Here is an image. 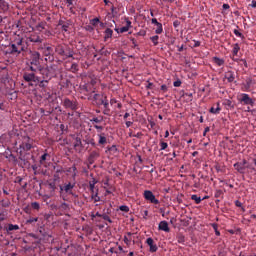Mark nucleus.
Segmentation results:
<instances>
[{
    "mask_svg": "<svg viewBox=\"0 0 256 256\" xmlns=\"http://www.w3.org/2000/svg\"><path fill=\"white\" fill-rule=\"evenodd\" d=\"M177 241H178V243H180V244L183 245V243H185V236L182 235V234H179V235L177 236Z\"/></svg>",
    "mask_w": 256,
    "mask_h": 256,
    "instance_id": "c03bdc74",
    "label": "nucleus"
},
{
    "mask_svg": "<svg viewBox=\"0 0 256 256\" xmlns=\"http://www.w3.org/2000/svg\"><path fill=\"white\" fill-rule=\"evenodd\" d=\"M10 48V53L12 55H14V53H17V55H21V53H23V51L27 49V47L23 43V38L21 37L15 38L14 43L10 45Z\"/></svg>",
    "mask_w": 256,
    "mask_h": 256,
    "instance_id": "7ed1b4c3",
    "label": "nucleus"
},
{
    "mask_svg": "<svg viewBox=\"0 0 256 256\" xmlns=\"http://www.w3.org/2000/svg\"><path fill=\"white\" fill-rule=\"evenodd\" d=\"M130 137H136V139H141V137H143V133L138 132L136 134H130Z\"/></svg>",
    "mask_w": 256,
    "mask_h": 256,
    "instance_id": "5fc2aeb1",
    "label": "nucleus"
},
{
    "mask_svg": "<svg viewBox=\"0 0 256 256\" xmlns=\"http://www.w3.org/2000/svg\"><path fill=\"white\" fill-rule=\"evenodd\" d=\"M55 53L60 57V59H63V61H66V59H75V57H73L75 52L67 45L58 44L55 47Z\"/></svg>",
    "mask_w": 256,
    "mask_h": 256,
    "instance_id": "f257e3e1",
    "label": "nucleus"
},
{
    "mask_svg": "<svg viewBox=\"0 0 256 256\" xmlns=\"http://www.w3.org/2000/svg\"><path fill=\"white\" fill-rule=\"evenodd\" d=\"M235 205H236V207H243V203H241V201H239V200L235 201Z\"/></svg>",
    "mask_w": 256,
    "mask_h": 256,
    "instance_id": "69168bd1",
    "label": "nucleus"
},
{
    "mask_svg": "<svg viewBox=\"0 0 256 256\" xmlns=\"http://www.w3.org/2000/svg\"><path fill=\"white\" fill-rule=\"evenodd\" d=\"M193 47H201V42L200 41H197V40H194V45Z\"/></svg>",
    "mask_w": 256,
    "mask_h": 256,
    "instance_id": "e2e57ef3",
    "label": "nucleus"
},
{
    "mask_svg": "<svg viewBox=\"0 0 256 256\" xmlns=\"http://www.w3.org/2000/svg\"><path fill=\"white\" fill-rule=\"evenodd\" d=\"M151 23L156 26L160 24L159 21H157V18H152Z\"/></svg>",
    "mask_w": 256,
    "mask_h": 256,
    "instance_id": "052dcab7",
    "label": "nucleus"
},
{
    "mask_svg": "<svg viewBox=\"0 0 256 256\" xmlns=\"http://www.w3.org/2000/svg\"><path fill=\"white\" fill-rule=\"evenodd\" d=\"M251 85H253V79L247 78L246 83L243 84L242 91H249V89H251Z\"/></svg>",
    "mask_w": 256,
    "mask_h": 256,
    "instance_id": "4be33fe9",
    "label": "nucleus"
},
{
    "mask_svg": "<svg viewBox=\"0 0 256 256\" xmlns=\"http://www.w3.org/2000/svg\"><path fill=\"white\" fill-rule=\"evenodd\" d=\"M6 231H19V225L17 224H9L6 228Z\"/></svg>",
    "mask_w": 256,
    "mask_h": 256,
    "instance_id": "bb28decb",
    "label": "nucleus"
},
{
    "mask_svg": "<svg viewBox=\"0 0 256 256\" xmlns=\"http://www.w3.org/2000/svg\"><path fill=\"white\" fill-rule=\"evenodd\" d=\"M26 71H30V73H35V75H37V69H35L33 66H30Z\"/></svg>",
    "mask_w": 256,
    "mask_h": 256,
    "instance_id": "4d7b16f0",
    "label": "nucleus"
},
{
    "mask_svg": "<svg viewBox=\"0 0 256 256\" xmlns=\"http://www.w3.org/2000/svg\"><path fill=\"white\" fill-rule=\"evenodd\" d=\"M104 33V41H107V39H111V37H113V30L111 28H107Z\"/></svg>",
    "mask_w": 256,
    "mask_h": 256,
    "instance_id": "393cba45",
    "label": "nucleus"
},
{
    "mask_svg": "<svg viewBox=\"0 0 256 256\" xmlns=\"http://www.w3.org/2000/svg\"><path fill=\"white\" fill-rule=\"evenodd\" d=\"M63 107H65V109H71V111H77L79 109V103L69 98H65L63 101Z\"/></svg>",
    "mask_w": 256,
    "mask_h": 256,
    "instance_id": "0eeeda50",
    "label": "nucleus"
},
{
    "mask_svg": "<svg viewBox=\"0 0 256 256\" xmlns=\"http://www.w3.org/2000/svg\"><path fill=\"white\" fill-rule=\"evenodd\" d=\"M74 147H83V142L81 141V138L77 137L74 142Z\"/></svg>",
    "mask_w": 256,
    "mask_h": 256,
    "instance_id": "a19ab883",
    "label": "nucleus"
},
{
    "mask_svg": "<svg viewBox=\"0 0 256 256\" xmlns=\"http://www.w3.org/2000/svg\"><path fill=\"white\" fill-rule=\"evenodd\" d=\"M75 182H69L68 184H64V186H60V191H65L71 195L73 193V189H75Z\"/></svg>",
    "mask_w": 256,
    "mask_h": 256,
    "instance_id": "9b49d317",
    "label": "nucleus"
},
{
    "mask_svg": "<svg viewBox=\"0 0 256 256\" xmlns=\"http://www.w3.org/2000/svg\"><path fill=\"white\" fill-rule=\"evenodd\" d=\"M146 243L150 247V253H157L158 247L153 238H147Z\"/></svg>",
    "mask_w": 256,
    "mask_h": 256,
    "instance_id": "4468645a",
    "label": "nucleus"
},
{
    "mask_svg": "<svg viewBox=\"0 0 256 256\" xmlns=\"http://www.w3.org/2000/svg\"><path fill=\"white\" fill-rule=\"evenodd\" d=\"M100 20L99 18H93L90 20V25H92V27H97V25H99Z\"/></svg>",
    "mask_w": 256,
    "mask_h": 256,
    "instance_id": "ea45409f",
    "label": "nucleus"
},
{
    "mask_svg": "<svg viewBox=\"0 0 256 256\" xmlns=\"http://www.w3.org/2000/svg\"><path fill=\"white\" fill-rule=\"evenodd\" d=\"M98 105H103V115H107L108 117H111V108H109V100H107V96H104V98H101L99 100Z\"/></svg>",
    "mask_w": 256,
    "mask_h": 256,
    "instance_id": "6e6552de",
    "label": "nucleus"
},
{
    "mask_svg": "<svg viewBox=\"0 0 256 256\" xmlns=\"http://www.w3.org/2000/svg\"><path fill=\"white\" fill-rule=\"evenodd\" d=\"M237 101L241 105H250V107L255 106V100L253 98H251V96H249V94H247V93H240L237 96Z\"/></svg>",
    "mask_w": 256,
    "mask_h": 256,
    "instance_id": "20e7f679",
    "label": "nucleus"
},
{
    "mask_svg": "<svg viewBox=\"0 0 256 256\" xmlns=\"http://www.w3.org/2000/svg\"><path fill=\"white\" fill-rule=\"evenodd\" d=\"M98 137V144L100 147H105L106 143H107V134H105V132H100L99 134H97Z\"/></svg>",
    "mask_w": 256,
    "mask_h": 256,
    "instance_id": "f8f14e48",
    "label": "nucleus"
},
{
    "mask_svg": "<svg viewBox=\"0 0 256 256\" xmlns=\"http://www.w3.org/2000/svg\"><path fill=\"white\" fill-rule=\"evenodd\" d=\"M62 31H65V33H67L69 31V24H62Z\"/></svg>",
    "mask_w": 256,
    "mask_h": 256,
    "instance_id": "6e6d98bb",
    "label": "nucleus"
},
{
    "mask_svg": "<svg viewBox=\"0 0 256 256\" xmlns=\"http://www.w3.org/2000/svg\"><path fill=\"white\" fill-rule=\"evenodd\" d=\"M131 235H133V233L128 232V233H127V236H124V243H125L126 245H129V244L131 243V238H129V237H131Z\"/></svg>",
    "mask_w": 256,
    "mask_h": 256,
    "instance_id": "e433bc0d",
    "label": "nucleus"
},
{
    "mask_svg": "<svg viewBox=\"0 0 256 256\" xmlns=\"http://www.w3.org/2000/svg\"><path fill=\"white\" fill-rule=\"evenodd\" d=\"M69 71H71V73H77V71H79V65L77 63H72Z\"/></svg>",
    "mask_w": 256,
    "mask_h": 256,
    "instance_id": "c85d7f7f",
    "label": "nucleus"
},
{
    "mask_svg": "<svg viewBox=\"0 0 256 256\" xmlns=\"http://www.w3.org/2000/svg\"><path fill=\"white\" fill-rule=\"evenodd\" d=\"M131 29V20L126 19V26H123L120 28L119 32L120 33H127Z\"/></svg>",
    "mask_w": 256,
    "mask_h": 256,
    "instance_id": "5701e85b",
    "label": "nucleus"
},
{
    "mask_svg": "<svg viewBox=\"0 0 256 256\" xmlns=\"http://www.w3.org/2000/svg\"><path fill=\"white\" fill-rule=\"evenodd\" d=\"M120 211H123L124 213H129V206L122 205L119 207Z\"/></svg>",
    "mask_w": 256,
    "mask_h": 256,
    "instance_id": "603ef678",
    "label": "nucleus"
},
{
    "mask_svg": "<svg viewBox=\"0 0 256 256\" xmlns=\"http://www.w3.org/2000/svg\"><path fill=\"white\" fill-rule=\"evenodd\" d=\"M150 40L152 41V43L155 47H157V45H159V36L158 35L150 37Z\"/></svg>",
    "mask_w": 256,
    "mask_h": 256,
    "instance_id": "72a5a7b5",
    "label": "nucleus"
},
{
    "mask_svg": "<svg viewBox=\"0 0 256 256\" xmlns=\"http://www.w3.org/2000/svg\"><path fill=\"white\" fill-rule=\"evenodd\" d=\"M144 199L146 201H150L154 205H159V200H157V198H155V194H153L151 192V190H145L144 191Z\"/></svg>",
    "mask_w": 256,
    "mask_h": 256,
    "instance_id": "1a4fd4ad",
    "label": "nucleus"
},
{
    "mask_svg": "<svg viewBox=\"0 0 256 256\" xmlns=\"http://www.w3.org/2000/svg\"><path fill=\"white\" fill-rule=\"evenodd\" d=\"M31 65H34V67H39L40 65V59H41V54L37 51L31 52Z\"/></svg>",
    "mask_w": 256,
    "mask_h": 256,
    "instance_id": "9d476101",
    "label": "nucleus"
},
{
    "mask_svg": "<svg viewBox=\"0 0 256 256\" xmlns=\"http://www.w3.org/2000/svg\"><path fill=\"white\" fill-rule=\"evenodd\" d=\"M250 7L253 9H256V0H252L251 4H249Z\"/></svg>",
    "mask_w": 256,
    "mask_h": 256,
    "instance_id": "0e129e2a",
    "label": "nucleus"
},
{
    "mask_svg": "<svg viewBox=\"0 0 256 256\" xmlns=\"http://www.w3.org/2000/svg\"><path fill=\"white\" fill-rule=\"evenodd\" d=\"M108 151H110L112 155H115V153H117V146L112 145L111 147H108Z\"/></svg>",
    "mask_w": 256,
    "mask_h": 256,
    "instance_id": "de8ad7c7",
    "label": "nucleus"
},
{
    "mask_svg": "<svg viewBox=\"0 0 256 256\" xmlns=\"http://www.w3.org/2000/svg\"><path fill=\"white\" fill-rule=\"evenodd\" d=\"M147 85H146V89H153V83L152 82H149L147 81Z\"/></svg>",
    "mask_w": 256,
    "mask_h": 256,
    "instance_id": "680f3d73",
    "label": "nucleus"
},
{
    "mask_svg": "<svg viewBox=\"0 0 256 256\" xmlns=\"http://www.w3.org/2000/svg\"><path fill=\"white\" fill-rule=\"evenodd\" d=\"M233 61L239 62L240 65H244V67H246V69H247V67H249V65L247 64V60H245V59H236V58H233Z\"/></svg>",
    "mask_w": 256,
    "mask_h": 256,
    "instance_id": "f704fd0d",
    "label": "nucleus"
},
{
    "mask_svg": "<svg viewBox=\"0 0 256 256\" xmlns=\"http://www.w3.org/2000/svg\"><path fill=\"white\" fill-rule=\"evenodd\" d=\"M39 73L41 76L39 77V87L45 88L47 85H49V81H51V78L53 75L51 74V70L49 68H40Z\"/></svg>",
    "mask_w": 256,
    "mask_h": 256,
    "instance_id": "f03ea898",
    "label": "nucleus"
},
{
    "mask_svg": "<svg viewBox=\"0 0 256 256\" xmlns=\"http://www.w3.org/2000/svg\"><path fill=\"white\" fill-rule=\"evenodd\" d=\"M23 79L26 81V83H35V85H39V76L35 74V72H31L29 70H26L23 73Z\"/></svg>",
    "mask_w": 256,
    "mask_h": 256,
    "instance_id": "39448f33",
    "label": "nucleus"
},
{
    "mask_svg": "<svg viewBox=\"0 0 256 256\" xmlns=\"http://www.w3.org/2000/svg\"><path fill=\"white\" fill-rule=\"evenodd\" d=\"M33 149V139L30 137L24 138L23 142L20 144V153L23 151H31Z\"/></svg>",
    "mask_w": 256,
    "mask_h": 256,
    "instance_id": "423d86ee",
    "label": "nucleus"
},
{
    "mask_svg": "<svg viewBox=\"0 0 256 256\" xmlns=\"http://www.w3.org/2000/svg\"><path fill=\"white\" fill-rule=\"evenodd\" d=\"M48 188L52 191H55L57 189V183L55 180L48 182Z\"/></svg>",
    "mask_w": 256,
    "mask_h": 256,
    "instance_id": "473e14b6",
    "label": "nucleus"
},
{
    "mask_svg": "<svg viewBox=\"0 0 256 256\" xmlns=\"http://www.w3.org/2000/svg\"><path fill=\"white\" fill-rule=\"evenodd\" d=\"M191 199L192 201H195L196 205H199L202 201V198L197 196V194L191 195Z\"/></svg>",
    "mask_w": 256,
    "mask_h": 256,
    "instance_id": "c756f323",
    "label": "nucleus"
},
{
    "mask_svg": "<svg viewBox=\"0 0 256 256\" xmlns=\"http://www.w3.org/2000/svg\"><path fill=\"white\" fill-rule=\"evenodd\" d=\"M156 30H155V33H156V35H161V33H163V24H158V25H156Z\"/></svg>",
    "mask_w": 256,
    "mask_h": 256,
    "instance_id": "58836bf2",
    "label": "nucleus"
},
{
    "mask_svg": "<svg viewBox=\"0 0 256 256\" xmlns=\"http://www.w3.org/2000/svg\"><path fill=\"white\" fill-rule=\"evenodd\" d=\"M234 169H236L238 173H245V169H249V166H244L241 162H237L234 164Z\"/></svg>",
    "mask_w": 256,
    "mask_h": 256,
    "instance_id": "a211bd4d",
    "label": "nucleus"
},
{
    "mask_svg": "<svg viewBox=\"0 0 256 256\" xmlns=\"http://www.w3.org/2000/svg\"><path fill=\"white\" fill-rule=\"evenodd\" d=\"M37 29L38 31H41V29H45V26L43 24H38Z\"/></svg>",
    "mask_w": 256,
    "mask_h": 256,
    "instance_id": "774afa93",
    "label": "nucleus"
},
{
    "mask_svg": "<svg viewBox=\"0 0 256 256\" xmlns=\"http://www.w3.org/2000/svg\"><path fill=\"white\" fill-rule=\"evenodd\" d=\"M211 226H212V229H214V231H215V235L217 237H220L221 236V232H219V225L213 223V224H211Z\"/></svg>",
    "mask_w": 256,
    "mask_h": 256,
    "instance_id": "2f4dec72",
    "label": "nucleus"
},
{
    "mask_svg": "<svg viewBox=\"0 0 256 256\" xmlns=\"http://www.w3.org/2000/svg\"><path fill=\"white\" fill-rule=\"evenodd\" d=\"M93 99H94V101H96L97 105H99V100L100 99H105V96H103L101 94H94Z\"/></svg>",
    "mask_w": 256,
    "mask_h": 256,
    "instance_id": "c9c22d12",
    "label": "nucleus"
},
{
    "mask_svg": "<svg viewBox=\"0 0 256 256\" xmlns=\"http://www.w3.org/2000/svg\"><path fill=\"white\" fill-rule=\"evenodd\" d=\"M98 181L95 178H92V181L89 182V190L90 193H93L95 191V185H97Z\"/></svg>",
    "mask_w": 256,
    "mask_h": 256,
    "instance_id": "a878e982",
    "label": "nucleus"
},
{
    "mask_svg": "<svg viewBox=\"0 0 256 256\" xmlns=\"http://www.w3.org/2000/svg\"><path fill=\"white\" fill-rule=\"evenodd\" d=\"M91 199L94 201V203H99V201H101V197H99V189L96 191L93 190V192H91Z\"/></svg>",
    "mask_w": 256,
    "mask_h": 256,
    "instance_id": "aec40b11",
    "label": "nucleus"
},
{
    "mask_svg": "<svg viewBox=\"0 0 256 256\" xmlns=\"http://www.w3.org/2000/svg\"><path fill=\"white\" fill-rule=\"evenodd\" d=\"M31 207H32V209H35L36 211H39V209H41V205L39 204V202H32Z\"/></svg>",
    "mask_w": 256,
    "mask_h": 256,
    "instance_id": "79ce46f5",
    "label": "nucleus"
},
{
    "mask_svg": "<svg viewBox=\"0 0 256 256\" xmlns=\"http://www.w3.org/2000/svg\"><path fill=\"white\" fill-rule=\"evenodd\" d=\"M214 197L219 199V197H223V190H216Z\"/></svg>",
    "mask_w": 256,
    "mask_h": 256,
    "instance_id": "864d4df0",
    "label": "nucleus"
},
{
    "mask_svg": "<svg viewBox=\"0 0 256 256\" xmlns=\"http://www.w3.org/2000/svg\"><path fill=\"white\" fill-rule=\"evenodd\" d=\"M160 151H165V149H167V147H169V144H167V142L161 141L160 142Z\"/></svg>",
    "mask_w": 256,
    "mask_h": 256,
    "instance_id": "49530a36",
    "label": "nucleus"
},
{
    "mask_svg": "<svg viewBox=\"0 0 256 256\" xmlns=\"http://www.w3.org/2000/svg\"><path fill=\"white\" fill-rule=\"evenodd\" d=\"M174 87H181V80H176L174 83H173Z\"/></svg>",
    "mask_w": 256,
    "mask_h": 256,
    "instance_id": "bf43d9fd",
    "label": "nucleus"
},
{
    "mask_svg": "<svg viewBox=\"0 0 256 256\" xmlns=\"http://www.w3.org/2000/svg\"><path fill=\"white\" fill-rule=\"evenodd\" d=\"M27 41H30V43H43V38L39 36L37 33H32L28 38Z\"/></svg>",
    "mask_w": 256,
    "mask_h": 256,
    "instance_id": "ddd939ff",
    "label": "nucleus"
},
{
    "mask_svg": "<svg viewBox=\"0 0 256 256\" xmlns=\"http://www.w3.org/2000/svg\"><path fill=\"white\" fill-rule=\"evenodd\" d=\"M158 229L159 231H164L165 233H169V231H171V228H169V223L165 220L159 223Z\"/></svg>",
    "mask_w": 256,
    "mask_h": 256,
    "instance_id": "dca6fc26",
    "label": "nucleus"
},
{
    "mask_svg": "<svg viewBox=\"0 0 256 256\" xmlns=\"http://www.w3.org/2000/svg\"><path fill=\"white\" fill-rule=\"evenodd\" d=\"M213 62L215 63V65H217L218 67H223V65H225V60L221 59L217 56L213 57Z\"/></svg>",
    "mask_w": 256,
    "mask_h": 256,
    "instance_id": "b1692460",
    "label": "nucleus"
},
{
    "mask_svg": "<svg viewBox=\"0 0 256 256\" xmlns=\"http://www.w3.org/2000/svg\"><path fill=\"white\" fill-rule=\"evenodd\" d=\"M209 113H212V115H219L221 113V107L215 108L212 106L209 110Z\"/></svg>",
    "mask_w": 256,
    "mask_h": 256,
    "instance_id": "cd10ccee",
    "label": "nucleus"
},
{
    "mask_svg": "<svg viewBox=\"0 0 256 256\" xmlns=\"http://www.w3.org/2000/svg\"><path fill=\"white\" fill-rule=\"evenodd\" d=\"M161 91H163V93H167V91H169V88L167 87V85L163 84L161 86Z\"/></svg>",
    "mask_w": 256,
    "mask_h": 256,
    "instance_id": "13d9d810",
    "label": "nucleus"
},
{
    "mask_svg": "<svg viewBox=\"0 0 256 256\" xmlns=\"http://www.w3.org/2000/svg\"><path fill=\"white\" fill-rule=\"evenodd\" d=\"M179 25H181V22H179L178 20H176V21L173 22V26H174L175 28L179 27Z\"/></svg>",
    "mask_w": 256,
    "mask_h": 256,
    "instance_id": "338daca9",
    "label": "nucleus"
},
{
    "mask_svg": "<svg viewBox=\"0 0 256 256\" xmlns=\"http://www.w3.org/2000/svg\"><path fill=\"white\" fill-rule=\"evenodd\" d=\"M225 79H227L228 83H233V81H235V72L233 71L226 72Z\"/></svg>",
    "mask_w": 256,
    "mask_h": 256,
    "instance_id": "412c9836",
    "label": "nucleus"
},
{
    "mask_svg": "<svg viewBox=\"0 0 256 256\" xmlns=\"http://www.w3.org/2000/svg\"><path fill=\"white\" fill-rule=\"evenodd\" d=\"M71 170H72V177H73V179H75V177H77V166L76 165H74V166H72L71 168H70Z\"/></svg>",
    "mask_w": 256,
    "mask_h": 256,
    "instance_id": "8fccbe9b",
    "label": "nucleus"
},
{
    "mask_svg": "<svg viewBox=\"0 0 256 256\" xmlns=\"http://www.w3.org/2000/svg\"><path fill=\"white\" fill-rule=\"evenodd\" d=\"M224 105L225 107H228V109H234L235 108V105H233V101L227 99L224 101Z\"/></svg>",
    "mask_w": 256,
    "mask_h": 256,
    "instance_id": "7c9ffc66",
    "label": "nucleus"
},
{
    "mask_svg": "<svg viewBox=\"0 0 256 256\" xmlns=\"http://www.w3.org/2000/svg\"><path fill=\"white\" fill-rule=\"evenodd\" d=\"M47 157L49 156V153H44L41 157H40V163L43 164L45 163V161H47Z\"/></svg>",
    "mask_w": 256,
    "mask_h": 256,
    "instance_id": "a18cd8bd",
    "label": "nucleus"
},
{
    "mask_svg": "<svg viewBox=\"0 0 256 256\" xmlns=\"http://www.w3.org/2000/svg\"><path fill=\"white\" fill-rule=\"evenodd\" d=\"M87 145H91V147H97V143L95 142V139L91 138L87 140Z\"/></svg>",
    "mask_w": 256,
    "mask_h": 256,
    "instance_id": "37998d69",
    "label": "nucleus"
},
{
    "mask_svg": "<svg viewBox=\"0 0 256 256\" xmlns=\"http://www.w3.org/2000/svg\"><path fill=\"white\" fill-rule=\"evenodd\" d=\"M43 55L45 57H49V59H53V55H55V50H53V47L46 46L43 48Z\"/></svg>",
    "mask_w": 256,
    "mask_h": 256,
    "instance_id": "2eb2a0df",
    "label": "nucleus"
},
{
    "mask_svg": "<svg viewBox=\"0 0 256 256\" xmlns=\"http://www.w3.org/2000/svg\"><path fill=\"white\" fill-rule=\"evenodd\" d=\"M97 159H99V152L97 151H92L88 157V163L89 165H93V163H95V161H97Z\"/></svg>",
    "mask_w": 256,
    "mask_h": 256,
    "instance_id": "f3484780",
    "label": "nucleus"
},
{
    "mask_svg": "<svg viewBox=\"0 0 256 256\" xmlns=\"http://www.w3.org/2000/svg\"><path fill=\"white\" fill-rule=\"evenodd\" d=\"M37 221H39V217H36V218L30 217V218L26 221V224H27V225H33V223H37Z\"/></svg>",
    "mask_w": 256,
    "mask_h": 256,
    "instance_id": "4c0bfd02",
    "label": "nucleus"
},
{
    "mask_svg": "<svg viewBox=\"0 0 256 256\" xmlns=\"http://www.w3.org/2000/svg\"><path fill=\"white\" fill-rule=\"evenodd\" d=\"M234 35H236V37H240L241 39H245V36L243 35V33L239 32V30L235 29L233 31Z\"/></svg>",
    "mask_w": 256,
    "mask_h": 256,
    "instance_id": "09e8293b",
    "label": "nucleus"
},
{
    "mask_svg": "<svg viewBox=\"0 0 256 256\" xmlns=\"http://www.w3.org/2000/svg\"><path fill=\"white\" fill-rule=\"evenodd\" d=\"M239 51H241V46H239V43L234 44L232 48V60L239 55Z\"/></svg>",
    "mask_w": 256,
    "mask_h": 256,
    "instance_id": "6ab92c4d",
    "label": "nucleus"
},
{
    "mask_svg": "<svg viewBox=\"0 0 256 256\" xmlns=\"http://www.w3.org/2000/svg\"><path fill=\"white\" fill-rule=\"evenodd\" d=\"M102 219L104 221H108V223H113V220H111V217H109L107 214H102Z\"/></svg>",
    "mask_w": 256,
    "mask_h": 256,
    "instance_id": "3c124183",
    "label": "nucleus"
}]
</instances>
